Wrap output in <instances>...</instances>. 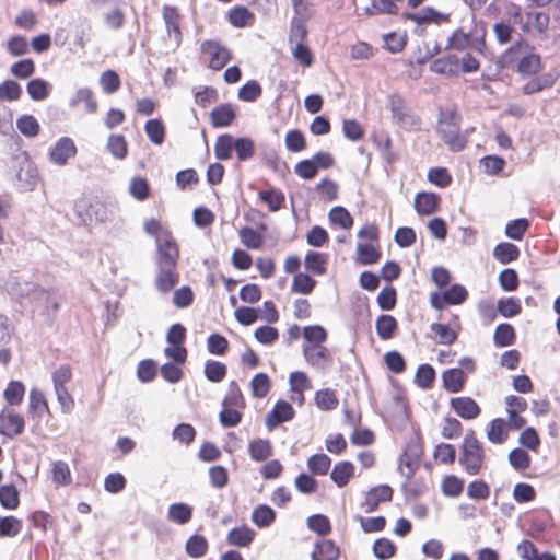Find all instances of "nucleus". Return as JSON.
Here are the masks:
<instances>
[{"label": "nucleus", "mask_w": 560, "mask_h": 560, "mask_svg": "<svg viewBox=\"0 0 560 560\" xmlns=\"http://www.w3.org/2000/svg\"><path fill=\"white\" fill-rule=\"evenodd\" d=\"M440 203V197L434 192H418L415 198V209L420 215L434 213Z\"/></svg>", "instance_id": "20"}, {"label": "nucleus", "mask_w": 560, "mask_h": 560, "mask_svg": "<svg viewBox=\"0 0 560 560\" xmlns=\"http://www.w3.org/2000/svg\"><path fill=\"white\" fill-rule=\"evenodd\" d=\"M307 526L311 530L319 536H326L330 533L331 526L327 516L323 514H315L307 518Z\"/></svg>", "instance_id": "63"}, {"label": "nucleus", "mask_w": 560, "mask_h": 560, "mask_svg": "<svg viewBox=\"0 0 560 560\" xmlns=\"http://www.w3.org/2000/svg\"><path fill=\"white\" fill-rule=\"evenodd\" d=\"M307 36V28L305 21L301 16H295L291 21V28L289 34L290 45L305 43Z\"/></svg>", "instance_id": "51"}, {"label": "nucleus", "mask_w": 560, "mask_h": 560, "mask_svg": "<svg viewBox=\"0 0 560 560\" xmlns=\"http://www.w3.org/2000/svg\"><path fill=\"white\" fill-rule=\"evenodd\" d=\"M339 548L332 540L320 539L315 542L311 555L312 560H337L339 558Z\"/></svg>", "instance_id": "22"}, {"label": "nucleus", "mask_w": 560, "mask_h": 560, "mask_svg": "<svg viewBox=\"0 0 560 560\" xmlns=\"http://www.w3.org/2000/svg\"><path fill=\"white\" fill-rule=\"evenodd\" d=\"M389 108L393 115V119L400 127L406 129H416L420 125L419 118H417L406 105L405 101L398 95H392L389 97Z\"/></svg>", "instance_id": "6"}, {"label": "nucleus", "mask_w": 560, "mask_h": 560, "mask_svg": "<svg viewBox=\"0 0 560 560\" xmlns=\"http://www.w3.org/2000/svg\"><path fill=\"white\" fill-rule=\"evenodd\" d=\"M249 456L255 462L266 460L272 454V446L269 440H253L248 445Z\"/></svg>", "instance_id": "31"}, {"label": "nucleus", "mask_w": 560, "mask_h": 560, "mask_svg": "<svg viewBox=\"0 0 560 560\" xmlns=\"http://www.w3.org/2000/svg\"><path fill=\"white\" fill-rule=\"evenodd\" d=\"M430 330L438 337V342L441 345H452L457 339V334L447 325L433 323L430 325Z\"/></svg>", "instance_id": "56"}, {"label": "nucleus", "mask_w": 560, "mask_h": 560, "mask_svg": "<svg viewBox=\"0 0 560 560\" xmlns=\"http://www.w3.org/2000/svg\"><path fill=\"white\" fill-rule=\"evenodd\" d=\"M327 259L326 254L310 250L305 256V268L314 275H324L326 272Z\"/></svg>", "instance_id": "34"}, {"label": "nucleus", "mask_w": 560, "mask_h": 560, "mask_svg": "<svg viewBox=\"0 0 560 560\" xmlns=\"http://www.w3.org/2000/svg\"><path fill=\"white\" fill-rule=\"evenodd\" d=\"M270 380L266 373H257L250 381V388L253 396L256 398H264L270 390Z\"/></svg>", "instance_id": "53"}, {"label": "nucleus", "mask_w": 560, "mask_h": 560, "mask_svg": "<svg viewBox=\"0 0 560 560\" xmlns=\"http://www.w3.org/2000/svg\"><path fill=\"white\" fill-rule=\"evenodd\" d=\"M236 112L232 104L224 103L214 107L210 113L211 125L214 128L229 127L235 119Z\"/></svg>", "instance_id": "16"}, {"label": "nucleus", "mask_w": 560, "mask_h": 560, "mask_svg": "<svg viewBox=\"0 0 560 560\" xmlns=\"http://www.w3.org/2000/svg\"><path fill=\"white\" fill-rule=\"evenodd\" d=\"M487 438L493 444H502L509 438V428L504 419L495 418L490 421Z\"/></svg>", "instance_id": "25"}, {"label": "nucleus", "mask_w": 560, "mask_h": 560, "mask_svg": "<svg viewBox=\"0 0 560 560\" xmlns=\"http://www.w3.org/2000/svg\"><path fill=\"white\" fill-rule=\"evenodd\" d=\"M354 475V466L351 462L345 460L337 463L331 472V480L339 487L342 488L348 485L350 478Z\"/></svg>", "instance_id": "26"}, {"label": "nucleus", "mask_w": 560, "mask_h": 560, "mask_svg": "<svg viewBox=\"0 0 560 560\" xmlns=\"http://www.w3.org/2000/svg\"><path fill=\"white\" fill-rule=\"evenodd\" d=\"M8 292L19 300H28L33 304L34 300L50 299V292L40 288L34 282L19 277L11 278L7 283Z\"/></svg>", "instance_id": "4"}, {"label": "nucleus", "mask_w": 560, "mask_h": 560, "mask_svg": "<svg viewBox=\"0 0 560 560\" xmlns=\"http://www.w3.org/2000/svg\"><path fill=\"white\" fill-rule=\"evenodd\" d=\"M435 378V371L430 364H421L416 372L415 382L422 389H428L432 386Z\"/></svg>", "instance_id": "58"}, {"label": "nucleus", "mask_w": 560, "mask_h": 560, "mask_svg": "<svg viewBox=\"0 0 560 560\" xmlns=\"http://www.w3.org/2000/svg\"><path fill=\"white\" fill-rule=\"evenodd\" d=\"M185 549L191 558H200L208 550V541L203 536L195 534L186 541Z\"/></svg>", "instance_id": "44"}, {"label": "nucleus", "mask_w": 560, "mask_h": 560, "mask_svg": "<svg viewBox=\"0 0 560 560\" xmlns=\"http://www.w3.org/2000/svg\"><path fill=\"white\" fill-rule=\"evenodd\" d=\"M234 150L240 161H246L254 155L255 145L250 138L241 137L234 140Z\"/></svg>", "instance_id": "61"}, {"label": "nucleus", "mask_w": 560, "mask_h": 560, "mask_svg": "<svg viewBox=\"0 0 560 560\" xmlns=\"http://www.w3.org/2000/svg\"><path fill=\"white\" fill-rule=\"evenodd\" d=\"M402 18L405 20H410L415 22L419 26L429 23L441 25L442 23H446L450 21V14L441 13L432 7H425L421 11L415 13L406 12L404 13Z\"/></svg>", "instance_id": "9"}, {"label": "nucleus", "mask_w": 560, "mask_h": 560, "mask_svg": "<svg viewBox=\"0 0 560 560\" xmlns=\"http://www.w3.org/2000/svg\"><path fill=\"white\" fill-rule=\"evenodd\" d=\"M450 405L455 413L465 420L476 419L481 412L479 405L466 396L452 398Z\"/></svg>", "instance_id": "12"}, {"label": "nucleus", "mask_w": 560, "mask_h": 560, "mask_svg": "<svg viewBox=\"0 0 560 560\" xmlns=\"http://www.w3.org/2000/svg\"><path fill=\"white\" fill-rule=\"evenodd\" d=\"M45 413H49V408L44 393L37 388H32L28 396L30 418L39 421Z\"/></svg>", "instance_id": "17"}, {"label": "nucleus", "mask_w": 560, "mask_h": 560, "mask_svg": "<svg viewBox=\"0 0 560 560\" xmlns=\"http://www.w3.org/2000/svg\"><path fill=\"white\" fill-rule=\"evenodd\" d=\"M107 149L117 160H124L128 153L126 139L121 135H110L107 140Z\"/></svg>", "instance_id": "49"}, {"label": "nucleus", "mask_w": 560, "mask_h": 560, "mask_svg": "<svg viewBox=\"0 0 560 560\" xmlns=\"http://www.w3.org/2000/svg\"><path fill=\"white\" fill-rule=\"evenodd\" d=\"M77 154V147L69 137H61L49 152V159L57 165H66L70 158Z\"/></svg>", "instance_id": "10"}, {"label": "nucleus", "mask_w": 560, "mask_h": 560, "mask_svg": "<svg viewBox=\"0 0 560 560\" xmlns=\"http://www.w3.org/2000/svg\"><path fill=\"white\" fill-rule=\"evenodd\" d=\"M100 84L106 94H113L120 86V78L114 70H106L100 77Z\"/></svg>", "instance_id": "64"}, {"label": "nucleus", "mask_w": 560, "mask_h": 560, "mask_svg": "<svg viewBox=\"0 0 560 560\" xmlns=\"http://www.w3.org/2000/svg\"><path fill=\"white\" fill-rule=\"evenodd\" d=\"M192 506L187 503H173L167 509V520L178 525H185L192 517Z\"/></svg>", "instance_id": "23"}, {"label": "nucleus", "mask_w": 560, "mask_h": 560, "mask_svg": "<svg viewBox=\"0 0 560 560\" xmlns=\"http://www.w3.org/2000/svg\"><path fill=\"white\" fill-rule=\"evenodd\" d=\"M294 415L295 411L288 401L278 400L266 416V427L268 430H273L281 423L292 420Z\"/></svg>", "instance_id": "11"}, {"label": "nucleus", "mask_w": 560, "mask_h": 560, "mask_svg": "<svg viewBox=\"0 0 560 560\" xmlns=\"http://www.w3.org/2000/svg\"><path fill=\"white\" fill-rule=\"evenodd\" d=\"M24 418L13 409L4 408L0 412V434L13 439L24 431Z\"/></svg>", "instance_id": "8"}, {"label": "nucleus", "mask_w": 560, "mask_h": 560, "mask_svg": "<svg viewBox=\"0 0 560 560\" xmlns=\"http://www.w3.org/2000/svg\"><path fill=\"white\" fill-rule=\"evenodd\" d=\"M22 521L14 516L0 517V538L14 537L22 530Z\"/></svg>", "instance_id": "54"}, {"label": "nucleus", "mask_w": 560, "mask_h": 560, "mask_svg": "<svg viewBox=\"0 0 560 560\" xmlns=\"http://www.w3.org/2000/svg\"><path fill=\"white\" fill-rule=\"evenodd\" d=\"M358 260L362 265H373L381 258V252L371 244L359 243L357 246Z\"/></svg>", "instance_id": "48"}, {"label": "nucleus", "mask_w": 560, "mask_h": 560, "mask_svg": "<svg viewBox=\"0 0 560 560\" xmlns=\"http://www.w3.org/2000/svg\"><path fill=\"white\" fill-rule=\"evenodd\" d=\"M80 103L85 104V109L90 114H94L97 110V102L93 98V92L89 88H81L77 90L74 95L69 101V106L75 108Z\"/></svg>", "instance_id": "28"}, {"label": "nucleus", "mask_w": 560, "mask_h": 560, "mask_svg": "<svg viewBox=\"0 0 560 560\" xmlns=\"http://www.w3.org/2000/svg\"><path fill=\"white\" fill-rule=\"evenodd\" d=\"M240 238L243 245L249 249H259L262 246V236L249 226L241 229Z\"/></svg>", "instance_id": "60"}, {"label": "nucleus", "mask_w": 560, "mask_h": 560, "mask_svg": "<svg viewBox=\"0 0 560 560\" xmlns=\"http://www.w3.org/2000/svg\"><path fill=\"white\" fill-rule=\"evenodd\" d=\"M464 489V480L455 475H447L443 478L441 490L445 497L457 498Z\"/></svg>", "instance_id": "41"}, {"label": "nucleus", "mask_w": 560, "mask_h": 560, "mask_svg": "<svg viewBox=\"0 0 560 560\" xmlns=\"http://www.w3.org/2000/svg\"><path fill=\"white\" fill-rule=\"evenodd\" d=\"M18 130L27 138H34L38 136L40 126L37 119L33 115H22L16 119Z\"/></svg>", "instance_id": "39"}, {"label": "nucleus", "mask_w": 560, "mask_h": 560, "mask_svg": "<svg viewBox=\"0 0 560 560\" xmlns=\"http://www.w3.org/2000/svg\"><path fill=\"white\" fill-rule=\"evenodd\" d=\"M261 93V85L256 80H250L240 88L237 97L243 102H255Z\"/></svg>", "instance_id": "57"}, {"label": "nucleus", "mask_w": 560, "mask_h": 560, "mask_svg": "<svg viewBox=\"0 0 560 560\" xmlns=\"http://www.w3.org/2000/svg\"><path fill=\"white\" fill-rule=\"evenodd\" d=\"M25 386L20 381H11L3 390V397L11 406H18L23 401Z\"/></svg>", "instance_id": "38"}, {"label": "nucleus", "mask_w": 560, "mask_h": 560, "mask_svg": "<svg viewBox=\"0 0 560 560\" xmlns=\"http://www.w3.org/2000/svg\"><path fill=\"white\" fill-rule=\"evenodd\" d=\"M393 498V489L387 485H381L370 489L365 495V512H374L382 502L390 501Z\"/></svg>", "instance_id": "15"}, {"label": "nucleus", "mask_w": 560, "mask_h": 560, "mask_svg": "<svg viewBox=\"0 0 560 560\" xmlns=\"http://www.w3.org/2000/svg\"><path fill=\"white\" fill-rule=\"evenodd\" d=\"M462 116L456 109L440 110L436 132L453 152L463 151L468 142V130H460Z\"/></svg>", "instance_id": "2"}, {"label": "nucleus", "mask_w": 560, "mask_h": 560, "mask_svg": "<svg viewBox=\"0 0 560 560\" xmlns=\"http://www.w3.org/2000/svg\"><path fill=\"white\" fill-rule=\"evenodd\" d=\"M275 518V511L267 504L258 505L252 513V522L259 528L268 527Z\"/></svg>", "instance_id": "37"}, {"label": "nucleus", "mask_w": 560, "mask_h": 560, "mask_svg": "<svg viewBox=\"0 0 560 560\" xmlns=\"http://www.w3.org/2000/svg\"><path fill=\"white\" fill-rule=\"evenodd\" d=\"M468 298L466 288L462 284H453L444 291H435L430 294V305L434 310L442 311L446 305H458Z\"/></svg>", "instance_id": "5"}, {"label": "nucleus", "mask_w": 560, "mask_h": 560, "mask_svg": "<svg viewBox=\"0 0 560 560\" xmlns=\"http://www.w3.org/2000/svg\"><path fill=\"white\" fill-rule=\"evenodd\" d=\"M397 320L392 315H380L375 323L377 336L382 340H388L393 338L394 332L397 330Z\"/></svg>", "instance_id": "30"}, {"label": "nucleus", "mask_w": 560, "mask_h": 560, "mask_svg": "<svg viewBox=\"0 0 560 560\" xmlns=\"http://www.w3.org/2000/svg\"><path fill=\"white\" fill-rule=\"evenodd\" d=\"M144 131L154 144H162L165 139V127L161 119H150L144 125Z\"/></svg>", "instance_id": "40"}, {"label": "nucleus", "mask_w": 560, "mask_h": 560, "mask_svg": "<svg viewBox=\"0 0 560 560\" xmlns=\"http://www.w3.org/2000/svg\"><path fill=\"white\" fill-rule=\"evenodd\" d=\"M444 388L450 393H458L464 388L466 375L459 368H453L442 373Z\"/></svg>", "instance_id": "21"}, {"label": "nucleus", "mask_w": 560, "mask_h": 560, "mask_svg": "<svg viewBox=\"0 0 560 560\" xmlns=\"http://www.w3.org/2000/svg\"><path fill=\"white\" fill-rule=\"evenodd\" d=\"M259 198L262 202L268 205L271 212L280 210L285 200L284 194L275 188L260 191Z\"/></svg>", "instance_id": "47"}, {"label": "nucleus", "mask_w": 560, "mask_h": 560, "mask_svg": "<svg viewBox=\"0 0 560 560\" xmlns=\"http://www.w3.org/2000/svg\"><path fill=\"white\" fill-rule=\"evenodd\" d=\"M486 451L474 430H468L460 443L458 464L469 476L480 474L485 466Z\"/></svg>", "instance_id": "3"}, {"label": "nucleus", "mask_w": 560, "mask_h": 560, "mask_svg": "<svg viewBox=\"0 0 560 560\" xmlns=\"http://www.w3.org/2000/svg\"><path fill=\"white\" fill-rule=\"evenodd\" d=\"M51 85L44 79L36 78L28 81L26 91L33 101H43L48 97Z\"/></svg>", "instance_id": "35"}, {"label": "nucleus", "mask_w": 560, "mask_h": 560, "mask_svg": "<svg viewBox=\"0 0 560 560\" xmlns=\"http://www.w3.org/2000/svg\"><path fill=\"white\" fill-rule=\"evenodd\" d=\"M522 306L518 299L505 298L498 302V312L506 318L516 316L521 313Z\"/></svg>", "instance_id": "62"}, {"label": "nucleus", "mask_w": 560, "mask_h": 560, "mask_svg": "<svg viewBox=\"0 0 560 560\" xmlns=\"http://www.w3.org/2000/svg\"><path fill=\"white\" fill-rule=\"evenodd\" d=\"M234 138L229 133L221 135L217 138L214 144V154L218 160H229L232 156L234 150Z\"/></svg>", "instance_id": "36"}, {"label": "nucleus", "mask_w": 560, "mask_h": 560, "mask_svg": "<svg viewBox=\"0 0 560 560\" xmlns=\"http://www.w3.org/2000/svg\"><path fill=\"white\" fill-rule=\"evenodd\" d=\"M229 22L235 27H245L254 23L255 15L243 5H237L230 10Z\"/></svg>", "instance_id": "32"}, {"label": "nucleus", "mask_w": 560, "mask_h": 560, "mask_svg": "<svg viewBox=\"0 0 560 560\" xmlns=\"http://www.w3.org/2000/svg\"><path fill=\"white\" fill-rule=\"evenodd\" d=\"M0 504L7 510H15L19 506V491L14 485L0 487Z\"/></svg>", "instance_id": "43"}, {"label": "nucleus", "mask_w": 560, "mask_h": 560, "mask_svg": "<svg viewBox=\"0 0 560 560\" xmlns=\"http://www.w3.org/2000/svg\"><path fill=\"white\" fill-rule=\"evenodd\" d=\"M331 459L326 454L312 455L307 460L308 469L316 475H326L330 468Z\"/></svg>", "instance_id": "59"}, {"label": "nucleus", "mask_w": 560, "mask_h": 560, "mask_svg": "<svg viewBox=\"0 0 560 560\" xmlns=\"http://www.w3.org/2000/svg\"><path fill=\"white\" fill-rule=\"evenodd\" d=\"M494 343L499 347H508L515 341V331L512 325L503 323L497 326L494 331Z\"/></svg>", "instance_id": "46"}, {"label": "nucleus", "mask_w": 560, "mask_h": 560, "mask_svg": "<svg viewBox=\"0 0 560 560\" xmlns=\"http://www.w3.org/2000/svg\"><path fill=\"white\" fill-rule=\"evenodd\" d=\"M163 19L166 25L167 34H174V39L177 45H179L182 39V33L179 28V15L177 10L172 7L165 5L163 9Z\"/></svg>", "instance_id": "29"}, {"label": "nucleus", "mask_w": 560, "mask_h": 560, "mask_svg": "<svg viewBox=\"0 0 560 560\" xmlns=\"http://www.w3.org/2000/svg\"><path fill=\"white\" fill-rule=\"evenodd\" d=\"M430 70L436 74L456 77L459 73V58L456 55H446L433 60Z\"/></svg>", "instance_id": "14"}, {"label": "nucleus", "mask_w": 560, "mask_h": 560, "mask_svg": "<svg viewBox=\"0 0 560 560\" xmlns=\"http://www.w3.org/2000/svg\"><path fill=\"white\" fill-rule=\"evenodd\" d=\"M315 402L319 409L325 411L336 409L339 404L335 392L330 388L316 392Z\"/></svg>", "instance_id": "50"}, {"label": "nucleus", "mask_w": 560, "mask_h": 560, "mask_svg": "<svg viewBox=\"0 0 560 560\" xmlns=\"http://www.w3.org/2000/svg\"><path fill=\"white\" fill-rule=\"evenodd\" d=\"M226 375V365L222 362L208 360L205 364V376L213 383L221 382Z\"/></svg>", "instance_id": "55"}, {"label": "nucleus", "mask_w": 560, "mask_h": 560, "mask_svg": "<svg viewBox=\"0 0 560 560\" xmlns=\"http://www.w3.org/2000/svg\"><path fill=\"white\" fill-rule=\"evenodd\" d=\"M518 256L517 246L509 242L499 243L493 249V257L504 265L516 260Z\"/></svg>", "instance_id": "33"}, {"label": "nucleus", "mask_w": 560, "mask_h": 560, "mask_svg": "<svg viewBox=\"0 0 560 560\" xmlns=\"http://www.w3.org/2000/svg\"><path fill=\"white\" fill-rule=\"evenodd\" d=\"M558 79L555 72H547L540 75H534L527 83L522 86V92L525 95H532L551 88Z\"/></svg>", "instance_id": "18"}, {"label": "nucleus", "mask_w": 560, "mask_h": 560, "mask_svg": "<svg viewBox=\"0 0 560 560\" xmlns=\"http://www.w3.org/2000/svg\"><path fill=\"white\" fill-rule=\"evenodd\" d=\"M404 0H373L371 7L366 8V13L374 14H397L398 3Z\"/></svg>", "instance_id": "45"}, {"label": "nucleus", "mask_w": 560, "mask_h": 560, "mask_svg": "<svg viewBox=\"0 0 560 560\" xmlns=\"http://www.w3.org/2000/svg\"><path fill=\"white\" fill-rule=\"evenodd\" d=\"M483 45V40L474 45L471 34L465 33L462 28H457L448 37L445 50L465 51L474 46L476 50L481 51Z\"/></svg>", "instance_id": "13"}, {"label": "nucleus", "mask_w": 560, "mask_h": 560, "mask_svg": "<svg viewBox=\"0 0 560 560\" xmlns=\"http://www.w3.org/2000/svg\"><path fill=\"white\" fill-rule=\"evenodd\" d=\"M316 285V280L313 279L307 273H295L292 284H291V291L293 293H300V294H310L314 290Z\"/></svg>", "instance_id": "42"}, {"label": "nucleus", "mask_w": 560, "mask_h": 560, "mask_svg": "<svg viewBox=\"0 0 560 560\" xmlns=\"http://www.w3.org/2000/svg\"><path fill=\"white\" fill-rule=\"evenodd\" d=\"M158 256L154 287L159 293L168 294L179 282L177 260L179 252L171 234H162L156 238Z\"/></svg>", "instance_id": "1"}, {"label": "nucleus", "mask_w": 560, "mask_h": 560, "mask_svg": "<svg viewBox=\"0 0 560 560\" xmlns=\"http://www.w3.org/2000/svg\"><path fill=\"white\" fill-rule=\"evenodd\" d=\"M201 51L210 57L209 67L221 70L232 58L230 50L217 40H206L201 44Z\"/></svg>", "instance_id": "7"}, {"label": "nucleus", "mask_w": 560, "mask_h": 560, "mask_svg": "<svg viewBox=\"0 0 560 560\" xmlns=\"http://www.w3.org/2000/svg\"><path fill=\"white\" fill-rule=\"evenodd\" d=\"M255 537V532L247 527H235L231 529L226 536V541L231 546L247 547L252 544Z\"/></svg>", "instance_id": "24"}, {"label": "nucleus", "mask_w": 560, "mask_h": 560, "mask_svg": "<svg viewBox=\"0 0 560 560\" xmlns=\"http://www.w3.org/2000/svg\"><path fill=\"white\" fill-rule=\"evenodd\" d=\"M291 390L295 395H300V400H304L303 392L311 388V382L304 372L295 371L289 376Z\"/></svg>", "instance_id": "52"}, {"label": "nucleus", "mask_w": 560, "mask_h": 560, "mask_svg": "<svg viewBox=\"0 0 560 560\" xmlns=\"http://www.w3.org/2000/svg\"><path fill=\"white\" fill-rule=\"evenodd\" d=\"M303 355L307 363L316 368H324L331 361L328 349L318 345L304 346Z\"/></svg>", "instance_id": "19"}, {"label": "nucleus", "mask_w": 560, "mask_h": 560, "mask_svg": "<svg viewBox=\"0 0 560 560\" xmlns=\"http://www.w3.org/2000/svg\"><path fill=\"white\" fill-rule=\"evenodd\" d=\"M541 69V59L537 54L524 55L517 63V71L523 77L537 75Z\"/></svg>", "instance_id": "27"}]
</instances>
